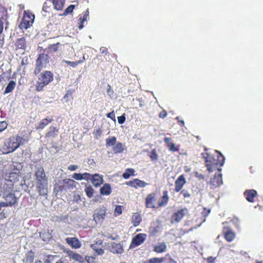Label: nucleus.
<instances>
[{
	"instance_id": "1",
	"label": "nucleus",
	"mask_w": 263,
	"mask_h": 263,
	"mask_svg": "<svg viewBox=\"0 0 263 263\" xmlns=\"http://www.w3.org/2000/svg\"><path fill=\"white\" fill-rule=\"evenodd\" d=\"M209 148L205 147L201 156L204 160L205 166L209 173L218 170L221 171V166L224 163L225 158L218 151L208 152Z\"/></svg>"
},
{
	"instance_id": "2",
	"label": "nucleus",
	"mask_w": 263,
	"mask_h": 263,
	"mask_svg": "<svg viewBox=\"0 0 263 263\" xmlns=\"http://www.w3.org/2000/svg\"><path fill=\"white\" fill-rule=\"evenodd\" d=\"M29 141L27 137L18 135L12 136L6 139L1 148L3 154H8L15 151L21 145H23Z\"/></svg>"
},
{
	"instance_id": "3",
	"label": "nucleus",
	"mask_w": 263,
	"mask_h": 263,
	"mask_svg": "<svg viewBox=\"0 0 263 263\" xmlns=\"http://www.w3.org/2000/svg\"><path fill=\"white\" fill-rule=\"evenodd\" d=\"M157 199V194L152 193L147 195L145 199V206L146 208L159 209L166 206L168 202L169 197L167 191L162 192V196L160 200L156 203H155Z\"/></svg>"
},
{
	"instance_id": "4",
	"label": "nucleus",
	"mask_w": 263,
	"mask_h": 263,
	"mask_svg": "<svg viewBox=\"0 0 263 263\" xmlns=\"http://www.w3.org/2000/svg\"><path fill=\"white\" fill-rule=\"evenodd\" d=\"M53 81V74L51 71H44L38 77L35 85V90L40 92L44 87Z\"/></svg>"
},
{
	"instance_id": "5",
	"label": "nucleus",
	"mask_w": 263,
	"mask_h": 263,
	"mask_svg": "<svg viewBox=\"0 0 263 263\" xmlns=\"http://www.w3.org/2000/svg\"><path fill=\"white\" fill-rule=\"evenodd\" d=\"M47 49L44 50V52L40 53L36 60L35 67L34 70V73L35 76L39 74L47 64L49 62V53H46Z\"/></svg>"
},
{
	"instance_id": "6",
	"label": "nucleus",
	"mask_w": 263,
	"mask_h": 263,
	"mask_svg": "<svg viewBox=\"0 0 263 263\" xmlns=\"http://www.w3.org/2000/svg\"><path fill=\"white\" fill-rule=\"evenodd\" d=\"M35 16L29 11H25L22 22L20 23V27L22 29H27L29 28L33 24Z\"/></svg>"
},
{
	"instance_id": "7",
	"label": "nucleus",
	"mask_w": 263,
	"mask_h": 263,
	"mask_svg": "<svg viewBox=\"0 0 263 263\" xmlns=\"http://www.w3.org/2000/svg\"><path fill=\"white\" fill-rule=\"evenodd\" d=\"M3 197L6 202H0V211L2 208L11 206L17 202V199L13 193L3 194Z\"/></svg>"
},
{
	"instance_id": "8",
	"label": "nucleus",
	"mask_w": 263,
	"mask_h": 263,
	"mask_svg": "<svg viewBox=\"0 0 263 263\" xmlns=\"http://www.w3.org/2000/svg\"><path fill=\"white\" fill-rule=\"evenodd\" d=\"M106 214V208L102 206L97 209L93 215V219L97 223H102L105 219Z\"/></svg>"
},
{
	"instance_id": "9",
	"label": "nucleus",
	"mask_w": 263,
	"mask_h": 263,
	"mask_svg": "<svg viewBox=\"0 0 263 263\" xmlns=\"http://www.w3.org/2000/svg\"><path fill=\"white\" fill-rule=\"evenodd\" d=\"M147 235L145 233H139L134 236L130 245V248H134L142 244L146 239Z\"/></svg>"
},
{
	"instance_id": "10",
	"label": "nucleus",
	"mask_w": 263,
	"mask_h": 263,
	"mask_svg": "<svg viewBox=\"0 0 263 263\" xmlns=\"http://www.w3.org/2000/svg\"><path fill=\"white\" fill-rule=\"evenodd\" d=\"M187 212L186 208L182 209L177 211L171 216L170 222L171 223L179 222L185 216Z\"/></svg>"
},
{
	"instance_id": "11",
	"label": "nucleus",
	"mask_w": 263,
	"mask_h": 263,
	"mask_svg": "<svg viewBox=\"0 0 263 263\" xmlns=\"http://www.w3.org/2000/svg\"><path fill=\"white\" fill-rule=\"evenodd\" d=\"M222 184V174L215 175L209 183L210 189H215Z\"/></svg>"
},
{
	"instance_id": "12",
	"label": "nucleus",
	"mask_w": 263,
	"mask_h": 263,
	"mask_svg": "<svg viewBox=\"0 0 263 263\" xmlns=\"http://www.w3.org/2000/svg\"><path fill=\"white\" fill-rule=\"evenodd\" d=\"M15 172H12L9 173L5 174V180L14 184L18 181L20 178V172L17 168L15 169Z\"/></svg>"
},
{
	"instance_id": "13",
	"label": "nucleus",
	"mask_w": 263,
	"mask_h": 263,
	"mask_svg": "<svg viewBox=\"0 0 263 263\" xmlns=\"http://www.w3.org/2000/svg\"><path fill=\"white\" fill-rule=\"evenodd\" d=\"M36 182H47L48 178L42 166L38 167L35 173Z\"/></svg>"
},
{
	"instance_id": "14",
	"label": "nucleus",
	"mask_w": 263,
	"mask_h": 263,
	"mask_svg": "<svg viewBox=\"0 0 263 263\" xmlns=\"http://www.w3.org/2000/svg\"><path fill=\"white\" fill-rule=\"evenodd\" d=\"M36 183V189L40 196H45L48 194V181Z\"/></svg>"
},
{
	"instance_id": "15",
	"label": "nucleus",
	"mask_w": 263,
	"mask_h": 263,
	"mask_svg": "<svg viewBox=\"0 0 263 263\" xmlns=\"http://www.w3.org/2000/svg\"><path fill=\"white\" fill-rule=\"evenodd\" d=\"M186 183V180L183 175L180 176L175 181L174 191L178 193L182 190L184 185Z\"/></svg>"
},
{
	"instance_id": "16",
	"label": "nucleus",
	"mask_w": 263,
	"mask_h": 263,
	"mask_svg": "<svg viewBox=\"0 0 263 263\" xmlns=\"http://www.w3.org/2000/svg\"><path fill=\"white\" fill-rule=\"evenodd\" d=\"M127 185L137 189L138 187H144L147 185V183L144 181H142L138 179H135L125 183Z\"/></svg>"
},
{
	"instance_id": "17",
	"label": "nucleus",
	"mask_w": 263,
	"mask_h": 263,
	"mask_svg": "<svg viewBox=\"0 0 263 263\" xmlns=\"http://www.w3.org/2000/svg\"><path fill=\"white\" fill-rule=\"evenodd\" d=\"M89 16V11L88 10L85 11L82 14H80L78 15V18L77 20L78 23V27L79 29H81L83 28L84 25L83 24L84 22H86L87 20V18Z\"/></svg>"
},
{
	"instance_id": "18",
	"label": "nucleus",
	"mask_w": 263,
	"mask_h": 263,
	"mask_svg": "<svg viewBox=\"0 0 263 263\" xmlns=\"http://www.w3.org/2000/svg\"><path fill=\"white\" fill-rule=\"evenodd\" d=\"M65 240L72 248L78 249L81 246V242L77 237H67Z\"/></svg>"
},
{
	"instance_id": "19",
	"label": "nucleus",
	"mask_w": 263,
	"mask_h": 263,
	"mask_svg": "<svg viewBox=\"0 0 263 263\" xmlns=\"http://www.w3.org/2000/svg\"><path fill=\"white\" fill-rule=\"evenodd\" d=\"M102 240H98L95 243L90 245V247L98 255H102L104 253V250L102 248Z\"/></svg>"
},
{
	"instance_id": "20",
	"label": "nucleus",
	"mask_w": 263,
	"mask_h": 263,
	"mask_svg": "<svg viewBox=\"0 0 263 263\" xmlns=\"http://www.w3.org/2000/svg\"><path fill=\"white\" fill-rule=\"evenodd\" d=\"M59 128L57 127L51 126L49 127L48 131L45 134V138L47 139H53L58 136Z\"/></svg>"
},
{
	"instance_id": "21",
	"label": "nucleus",
	"mask_w": 263,
	"mask_h": 263,
	"mask_svg": "<svg viewBox=\"0 0 263 263\" xmlns=\"http://www.w3.org/2000/svg\"><path fill=\"white\" fill-rule=\"evenodd\" d=\"M243 195L248 201L254 202V198L257 196V192L255 190H247Z\"/></svg>"
},
{
	"instance_id": "22",
	"label": "nucleus",
	"mask_w": 263,
	"mask_h": 263,
	"mask_svg": "<svg viewBox=\"0 0 263 263\" xmlns=\"http://www.w3.org/2000/svg\"><path fill=\"white\" fill-rule=\"evenodd\" d=\"M68 256L70 257L71 259L74 260L75 261H78L79 262H84L85 261V257L80 254L74 252L71 250H69L68 252Z\"/></svg>"
},
{
	"instance_id": "23",
	"label": "nucleus",
	"mask_w": 263,
	"mask_h": 263,
	"mask_svg": "<svg viewBox=\"0 0 263 263\" xmlns=\"http://www.w3.org/2000/svg\"><path fill=\"white\" fill-rule=\"evenodd\" d=\"M224 237L229 242H231L235 238V233L229 228H225L223 231Z\"/></svg>"
},
{
	"instance_id": "24",
	"label": "nucleus",
	"mask_w": 263,
	"mask_h": 263,
	"mask_svg": "<svg viewBox=\"0 0 263 263\" xmlns=\"http://www.w3.org/2000/svg\"><path fill=\"white\" fill-rule=\"evenodd\" d=\"M53 120L52 117H47L46 118L42 119L36 126L37 130H42L44 129L46 126L49 125Z\"/></svg>"
},
{
	"instance_id": "25",
	"label": "nucleus",
	"mask_w": 263,
	"mask_h": 263,
	"mask_svg": "<svg viewBox=\"0 0 263 263\" xmlns=\"http://www.w3.org/2000/svg\"><path fill=\"white\" fill-rule=\"evenodd\" d=\"M164 143L168 148L169 150L172 152H177L179 151V145L176 146L172 142V139L170 137H165Z\"/></svg>"
},
{
	"instance_id": "26",
	"label": "nucleus",
	"mask_w": 263,
	"mask_h": 263,
	"mask_svg": "<svg viewBox=\"0 0 263 263\" xmlns=\"http://www.w3.org/2000/svg\"><path fill=\"white\" fill-rule=\"evenodd\" d=\"M114 154L122 153L126 149L125 145L121 142H116L112 147Z\"/></svg>"
},
{
	"instance_id": "27",
	"label": "nucleus",
	"mask_w": 263,
	"mask_h": 263,
	"mask_svg": "<svg viewBox=\"0 0 263 263\" xmlns=\"http://www.w3.org/2000/svg\"><path fill=\"white\" fill-rule=\"evenodd\" d=\"M14 184L5 180L1 192L3 194L12 193L13 191Z\"/></svg>"
},
{
	"instance_id": "28",
	"label": "nucleus",
	"mask_w": 263,
	"mask_h": 263,
	"mask_svg": "<svg viewBox=\"0 0 263 263\" xmlns=\"http://www.w3.org/2000/svg\"><path fill=\"white\" fill-rule=\"evenodd\" d=\"M35 257V253L32 250L28 251L23 259L25 263H33Z\"/></svg>"
},
{
	"instance_id": "29",
	"label": "nucleus",
	"mask_w": 263,
	"mask_h": 263,
	"mask_svg": "<svg viewBox=\"0 0 263 263\" xmlns=\"http://www.w3.org/2000/svg\"><path fill=\"white\" fill-rule=\"evenodd\" d=\"M91 183L95 187L100 186L103 184V177L98 174L93 175L91 179Z\"/></svg>"
},
{
	"instance_id": "30",
	"label": "nucleus",
	"mask_w": 263,
	"mask_h": 263,
	"mask_svg": "<svg viewBox=\"0 0 263 263\" xmlns=\"http://www.w3.org/2000/svg\"><path fill=\"white\" fill-rule=\"evenodd\" d=\"M110 251L114 253L121 254L124 252V249L120 243L113 242L110 248Z\"/></svg>"
},
{
	"instance_id": "31",
	"label": "nucleus",
	"mask_w": 263,
	"mask_h": 263,
	"mask_svg": "<svg viewBox=\"0 0 263 263\" xmlns=\"http://www.w3.org/2000/svg\"><path fill=\"white\" fill-rule=\"evenodd\" d=\"M15 45L16 48L21 49H25L26 48V41L25 37H21L16 40Z\"/></svg>"
},
{
	"instance_id": "32",
	"label": "nucleus",
	"mask_w": 263,
	"mask_h": 263,
	"mask_svg": "<svg viewBox=\"0 0 263 263\" xmlns=\"http://www.w3.org/2000/svg\"><path fill=\"white\" fill-rule=\"evenodd\" d=\"M54 8L57 10H62L64 7L65 0H52Z\"/></svg>"
},
{
	"instance_id": "33",
	"label": "nucleus",
	"mask_w": 263,
	"mask_h": 263,
	"mask_svg": "<svg viewBox=\"0 0 263 263\" xmlns=\"http://www.w3.org/2000/svg\"><path fill=\"white\" fill-rule=\"evenodd\" d=\"M111 192V189L109 184L105 183L100 189V193L102 195H109Z\"/></svg>"
},
{
	"instance_id": "34",
	"label": "nucleus",
	"mask_w": 263,
	"mask_h": 263,
	"mask_svg": "<svg viewBox=\"0 0 263 263\" xmlns=\"http://www.w3.org/2000/svg\"><path fill=\"white\" fill-rule=\"evenodd\" d=\"M142 221V218L140 214L136 213L132 217V222L134 227L139 226Z\"/></svg>"
},
{
	"instance_id": "35",
	"label": "nucleus",
	"mask_w": 263,
	"mask_h": 263,
	"mask_svg": "<svg viewBox=\"0 0 263 263\" xmlns=\"http://www.w3.org/2000/svg\"><path fill=\"white\" fill-rule=\"evenodd\" d=\"M165 260V257H161V258H151L146 261H143L142 263H163Z\"/></svg>"
},
{
	"instance_id": "36",
	"label": "nucleus",
	"mask_w": 263,
	"mask_h": 263,
	"mask_svg": "<svg viewBox=\"0 0 263 263\" xmlns=\"http://www.w3.org/2000/svg\"><path fill=\"white\" fill-rule=\"evenodd\" d=\"M63 182L68 190L71 189L76 186V182L72 179H66L63 180Z\"/></svg>"
},
{
	"instance_id": "37",
	"label": "nucleus",
	"mask_w": 263,
	"mask_h": 263,
	"mask_svg": "<svg viewBox=\"0 0 263 263\" xmlns=\"http://www.w3.org/2000/svg\"><path fill=\"white\" fill-rule=\"evenodd\" d=\"M135 171L134 168H126L123 174L122 177L125 179H129L131 176L135 175Z\"/></svg>"
},
{
	"instance_id": "38",
	"label": "nucleus",
	"mask_w": 263,
	"mask_h": 263,
	"mask_svg": "<svg viewBox=\"0 0 263 263\" xmlns=\"http://www.w3.org/2000/svg\"><path fill=\"white\" fill-rule=\"evenodd\" d=\"M117 141V138L115 136H111L107 138L106 139L105 142H106V146L110 147V146H113L116 143Z\"/></svg>"
},
{
	"instance_id": "39",
	"label": "nucleus",
	"mask_w": 263,
	"mask_h": 263,
	"mask_svg": "<svg viewBox=\"0 0 263 263\" xmlns=\"http://www.w3.org/2000/svg\"><path fill=\"white\" fill-rule=\"evenodd\" d=\"M15 86V82L13 81H11L6 87L5 90L4 91V94L9 93L12 91V90L14 89Z\"/></svg>"
},
{
	"instance_id": "40",
	"label": "nucleus",
	"mask_w": 263,
	"mask_h": 263,
	"mask_svg": "<svg viewBox=\"0 0 263 263\" xmlns=\"http://www.w3.org/2000/svg\"><path fill=\"white\" fill-rule=\"evenodd\" d=\"M166 246L165 243H161L156 245L154 250L157 253H162L165 251Z\"/></svg>"
},
{
	"instance_id": "41",
	"label": "nucleus",
	"mask_w": 263,
	"mask_h": 263,
	"mask_svg": "<svg viewBox=\"0 0 263 263\" xmlns=\"http://www.w3.org/2000/svg\"><path fill=\"white\" fill-rule=\"evenodd\" d=\"M54 190L57 192H62L66 191V186L63 181H60L59 183L55 186Z\"/></svg>"
},
{
	"instance_id": "42",
	"label": "nucleus",
	"mask_w": 263,
	"mask_h": 263,
	"mask_svg": "<svg viewBox=\"0 0 263 263\" xmlns=\"http://www.w3.org/2000/svg\"><path fill=\"white\" fill-rule=\"evenodd\" d=\"M61 43L60 42H58L56 44H51L49 46L48 49H47L46 53H48V51L51 52H57L59 50V46H60Z\"/></svg>"
},
{
	"instance_id": "43",
	"label": "nucleus",
	"mask_w": 263,
	"mask_h": 263,
	"mask_svg": "<svg viewBox=\"0 0 263 263\" xmlns=\"http://www.w3.org/2000/svg\"><path fill=\"white\" fill-rule=\"evenodd\" d=\"M85 57L84 55H83L82 57V58L79 60H78V61H65V62L69 65H70L71 66H72V67H75L76 66H77L78 64L82 63L84 62V61L85 60Z\"/></svg>"
},
{
	"instance_id": "44",
	"label": "nucleus",
	"mask_w": 263,
	"mask_h": 263,
	"mask_svg": "<svg viewBox=\"0 0 263 263\" xmlns=\"http://www.w3.org/2000/svg\"><path fill=\"white\" fill-rule=\"evenodd\" d=\"M51 4H52V0H46L44 4L43 10L46 12H49V10L51 6Z\"/></svg>"
},
{
	"instance_id": "45",
	"label": "nucleus",
	"mask_w": 263,
	"mask_h": 263,
	"mask_svg": "<svg viewBox=\"0 0 263 263\" xmlns=\"http://www.w3.org/2000/svg\"><path fill=\"white\" fill-rule=\"evenodd\" d=\"M85 192L88 198H91L93 195L94 190L93 188L89 185L85 187Z\"/></svg>"
},
{
	"instance_id": "46",
	"label": "nucleus",
	"mask_w": 263,
	"mask_h": 263,
	"mask_svg": "<svg viewBox=\"0 0 263 263\" xmlns=\"http://www.w3.org/2000/svg\"><path fill=\"white\" fill-rule=\"evenodd\" d=\"M87 262V263H97L96 261V259L93 256H86L85 257V261Z\"/></svg>"
},
{
	"instance_id": "47",
	"label": "nucleus",
	"mask_w": 263,
	"mask_h": 263,
	"mask_svg": "<svg viewBox=\"0 0 263 263\" xmlns=\"http://www.w3.org/2000/svg\"><path fill=\"white\" fill-rule=\"evenodd\" d=\"M74 8V5H70L67 8H66L65 10L64 11V13L62 14V15H67L68 14L71 13L73 11Z\"/></svg>"
},
{
	"instance_id": "48",
	"label": "nucleus",
	"mask_w": 263,
	"mask_h": 263,
	"mask_svg": "<svg viewBox=\"0 0 263 263\" xmlns=\"http://www.w3.org/2000/svg\"><path fill=\"white\" fill-rule=\"evenodd\" d=\"M102 134V130L100 128H98L93 132V134L96 139H98Z\"/></svg>"
},
{
	"instance_id": "49",
	"label": "nucleus",
	"mask_w": 263,
	"mask_h": 263,
	"mask_svg": "<svg viewBox=\"0 0 263 263\" xmlns=\"http://www.w3.org/2000/svg\"><path fill=\"white\" fill-rule=\"evenodd\" d=\"M151 159L153 161H157L158 159V154H157V151L155 149H154L152 151V152L149 155Z\"/></svg>"
},
{
	"instance_id": "50",
	"label": "nucleus",
	"mask_w": 263,
	"mask_h": 263,
	"mask_svg": "<svg viewBox=\"0 0 263 263\" xmlns=\"http://www.w3.org/2000/svg\"><path fill=\"white\" fill-rule=\"evenodd\" d=\"M74 92V90L73 89L68 90L67 92H66L65 95L64 96V98L67 101L68 98H71V97L72 96V93Z\"/></svg>"
},
{
	"instance_id": "51",
	"label": "nucleus",
	"mask_w": 263,
	"mask_h": 263,
	"mask_svg": "<svg viewBox=\"0 0 263 263\" xmlns=\"http://www.w3.org/2000/svg\"><path fill=\"white\" fill-rule=\"evenodd\" d=\"M122 213V206L121 205H117L115 209V215H119Z\"/></svg>"
},
{
	"instance_id": "52",
	"label": "nucleus",
	"mask_w": 263,
	"mask_h": 263,
	"mask_svg": "<svg viewBox=\"0 0 263 263\" xmlns=\"http://www.w3.org/2000/svg\"><path fill=\"white\" fill-rule=\"evenodd\" d=\"M83 179L86 181L91 180L93 175H91L87 173H84L82 174Z\"/></svg>"
},
{
	"instance_id": "53",
	"label": "nucleus",
	"mask_w": 263,
	"mask_h": 263,
	"mask_svg": "<svg viewBox=\"0 0 263 263\" xmlns=\"http://www.w3.org/2000/svg\"><path fill=\"white\" fill-rule=\"evenodd\" d=\"M55 256L52 255H48L46 256V258L45 260V263H51L53 262Z\"/></svg>"
},
{
	"instance_id": "54",
	"label": "nucleus",
	"mask_w": 263,
	"mask_h": 263,
	"mask_svg": "<svg viewBox=\"0 0 263 263\" xmlns=\"http://www.w3.org/2000/svg\"><path fill=\"white\" fill-rule=\"evenodd\" d=\"M8 126V124L6 121H0V133L4 130Z\"/></svg>"
},
{
	"instance_id": "55",
	"label": "nucleus",
	"mask_w": 263,
	"mask_h": 263,
	"mask_svg": "<svg viewBox=\"0 0 263 263\" xmlns=\"http://www.w3.org/2000/svg\"><path fill=\"white\" fill-rule=\"evenodd\" d=\"M72 178L76 180H83L82 174L74 173L72 175Z\"/></svg>"
},
{
	"instance_id": "56",
	"label": "nucleus",
	"mask_w": 263,
	"mask_h": 263,
	"mask_svg": "<svg viewBox=\"0 0 263 263\" xmlns=\"http://www.w3.org/2000/svg\"><path fill=\"white\" fill-rule=\"evenodd\" d=\"M180 194L182 195V196L185 198H189L190 197V194L186 190H182L180 192Z\"/></svg>"
},
{
	"instance_id": "57",
	"label": "nucleus",
	"mask_w": 263,
	"mask_h": 263,
	"mask_svg": "<svg viewBox=\"0 0 263 263\" xmlns=\"http://www.w3.org/2000/svg\"><path fill=\"white\" fill-rule=\"evenodd\" d=\"M106 116H107V118H110L111 120H112L114 121L116 120L115 114L114 113V110L108 113L106 115Z\"/></svg>"
},
{
	"instance_id": "58",
	"label": "nucleus",
	"mask_w": 263,
	"mask_h": 263,
	"mask_svg": "<svg viewBox=\"0 0 263 263\" xmlns=\"http://www.w3.org/2000/svg\"><path fill=\"white\" fill-rule=\"evenodd\" d=\"M126 118L124 115L118 117V123L120 124L124 123L125 121Z\"/></svg>"
},
{
	"instance_id": "59",
	"label": "nucleus",
	"mask_w": 263,
	"mask_h": 263,
	"mask_svg": "<svg viewBox=\"0 0 263 263\" xmlns=\"http://www.w3.org/2000/svg\"><path fill=\"white\" fill-rule=\"evenodd\" d=\"M167 116V112L166 111L163 109L161 112H159V115H158V117L160 118L164 119Z\"/></svg>"
},
{
	"instance_id": "60",
	"label": "nucleus",
	"mask_w": 263,
	"mask_h": 263,
	"mask_svg": "<svg viewBox=\"0 0 263 263\" xmlns=\"http://www.w3.org/2000/svg\"><path fill=\"white\" fill-rule=\"evenodd\" d=\"M100 51L101 53H103V54H104L105 55L108 54V49H107V48H106L105 47H101L100 48Z\"/></svg>"
},
{
	"instance_id": "61",
	"label": "nucleus",
	"mask_w": 263,
	"mask_h": 263,
	"mask_svg": "<svg viewBox=\"0 0 263 263\" xmlns=\"http://www.w3.org/2000/svg\"><path fill=\"white\" fill-rule=\"evenodd\" d=\"M5 78H8V80H9L10 79V77H8V76H7V73H5V72H4L2 74H1L0 82H2L3 81H5Z\"/></svg>"
},
{
	"instance_id": "62",
	"label": "nucleus",
	"mask_w": 263,
	"mask_h": 263,
	"mask_svg": "<svg viewBox=\"0 0 263 263\" xmlns=\"http://www.w3.org/2000/svg\"><path fill=\"white\" fill-rule=\"evenodd\" d=\"M78 168L77 165L76 164H71L70 166H68V170H70V171H74Z\"/></svg>"
},
{
	"instance_id": "63",
	"label": "nucleus",
	"mask_w": 263,
	"mask_h": 263,
	"mask_svg": "<svg viewBox=\"0 0 263 263\" xmlns=\"http://www.w3.org/2000/svg\"><path fill=\"white\" fill-rule=\"evenodd\" d=\"M114 93V91L111 90V87L109 85H107V93L109 96H111Z\"/></svg>"
},
{
	"instance_id": "64",
	"label": "nucleus",
	"mask_w": 263,
	"mask_h": 263,
	"mask_svg": "<svg viewBox=\"0 0 263 263\" xmlns=\"http://www.w3.org/2000/svg\"><path fill=\"white\" fill-rule=\"evenodd\" d=\"M215 258H213L212 257H209L207 258V261L209 263H213L215 261Z\"/></svg>"
}]
</instances>
